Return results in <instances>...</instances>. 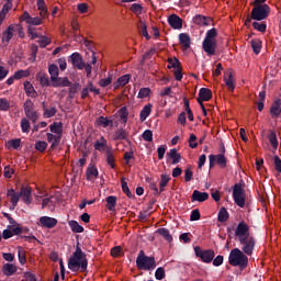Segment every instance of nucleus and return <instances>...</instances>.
<instances>
[{"label":"nucleus","mask_w":281,"mask_h":281,"mask_svg":"<svg viewBox=\"0 0 281 281\" xmlns=\"http://www.w3.org/2000/svg\"><path fill=\"white\" fill-rule=\"evenodd\" d=\"M127 138H128V132L124 128L116 130L113 135L114 142H122L123 139H127Z\"/></svg>","instance_id":"obj_27"},{"label":"nucleus","mask_w":281,"mask_h":281,"mask_svg":"<svg viewBox=\"0 0 281 281\" xmlns=\"http://www.w3.org/2000/svg\"><path fill=\"white\" fill-rule=\"evenodd\" d=\"M89 93L100 95V89L95 88L93 81H89L87 86L81 90V100H87V98H89Z\"/></svg>","instance_id":"obj_14"},{"label":"nucleus","mask_w":281,"mask_h":281,"mask_svg":"<svg viewBox=\"0 0 281 281\" xmlns=\"http://www.w3.org/2000/svg\"><path fill=\"white\" fill-rule=\"evenodd\" d=\"M271 8L268 4L254 7L251 10V19L254 21H265L269 16Z\"/></svg>","instance_id":"obj_7"},{"label":"nucleus","mask_w":281,"mask_h":281,"mask_svg":"<svg viewBox=\"0 0 281 281\" xmlns=\"http://www.w3.org/2000/svg\"><path fill=\"white\" fill-rule=\"evenodd\" d=\"M268 139L273 148V150H278V135L276 134V131H270L268 135Z\"/></svg>","instance_id":"obj_41"},{"label":"nucleus","mask_w":281,"mask_h":281,"mask_svg":"<svg viewBox=\"0 0 281 281\" xmlns=\"http://www.w3.org/2000/svg\"><path fill=\"white\" fill-rule=\"evenodd\" d=\"M49 128L55 135L63 137V123H53Z\"/></svg>","instance_id":"obj_43"},{"label":"nucleus","mask_w":281,"mask_h":281,"mask_svg":"<svg viewBox=\"0 0 281 281\" xmlns=\"http://www.w3.org/2000/svg\"><path fill=\"white\" fill-rule=\"evenodd\" d=\"M29 76H30L29 69H26V70L20 69L14 72L13 78H15V80H21L23 78H29Z\"/></svg>","instance_id":"obj_48"},{"label":"nucleus","mask_w":281,"mask_h":281,"mask_svg":"<svg viewBox=\"0 0 281 281\" xmlns=\"http://www.w3.org/2000/svg\"><path fill=\"white\" fill-rule=\"evenodd\" d=\"M228 262L232 267H239V269L244 271V269L249 266V258L239 248H234L229 252Z\"/></svg>","instance_id":"obj_3"},{"label":"nucleus","mask_w":281,"mask_h":281,"mask_svg":"<svg viewBox=\"0 0 281 281\" xmlns=\"http://www.w3.org/2000/svg\"><path fill=\"white\" fill-rule=\"evenodd\" d=\"M35 150H38L40 153H45V150H47V142H45V140L36 142Z\"/></svg>","instance_id":"obj_52"},{"label":"nucleus","mask_w":281,"mask_h":281,"mask_svg":"<svg viewBox=\"0 0 281 281\" xmlns=\"http://www.w3.org/2000/svg\"><path fill=\"white\" fill-rule=\"evenodd\" d=\"M56 113H58V110L56 109V106H52L50 109L45 110V112L43 113L44 117H54V115H56Z\"/></svg>","instance_id":"obj_55"},{"label":"nucleus","mask_w":281,"mask_h":281,"mask_svg":"<svg viewBox=\"0 0 281 281\" xmlns=\"http://www.w3.org/2000/svg\"><path fill=\"white\" fill-rule=\"evenodd\" d=\"M209 161H210V168L215 166V164H217L220 168H227V158L225 157L224 154L210 155Z\"/></svg>","instance_id":"obj_10"},{"label":"nucleus","mask_w":281,"mask_h":281,"mask_svg":"<svg viewBox=\"0 0 281 281\" xmlns=\"http://www.w3.org/2000/svg\"><path fill=\"white\" fill-rule=\"evenodd\" d=\"M68 87H69V91H68L69 98H75L76 93H78V90L80 89V83H78V82L72 83L70 81V86H68Z\"/></svg>","instance_id":"obj_46"},{"label":"nucleus","mask_w":281,"mask_h":281,"mask_svg":"<svg viewBox=\"0 0 281 281\" xmlns=\"http://www.w3.org/2000/svg\"><path fill=\"white\" fill-rule=\"evenodd\" d=\"M217 221L220 223H227V221H229V212H227V209H225V206H222L220 209Z\"/></svg>","instance_id":"obj_32"},{"label":"nucleus","mask_w":281,"mask_h":281,"mask_svg":"<svg viewBox=\"0 0 281 281\" xmlns=\"http://www.w3.org/2000/svg\"><path fill=\"white\" fill-rule=\"evenodd\" d=\"M280 113H281V101L280 99H278L270 106V115L272 120H276V117H280Z\"/></svg>","instance_id":"obj_18"},{"label":"nucleus","mask_w":281,"mask_h":281,"mask_svg":"<svg viewBox=\"0 0 281 281\" xmlns=\"http://www.w3.org/2000/svg\"><path fill=\"white\" fill-rule=\"evenodd\" d=\"M12 236H14V235H12V225H8L7 229H4L2 232V238L4 240H8V239L12 238Z\"/></svg>","instance_id":"obj_56"},{"label":"nucleus","mask_w":281,"mask_h":281,"mask_svg":"<svg viewBox=\"0 0 281 281\" xmlns=\"http://www.w3.org/2000/svg\"><path fill=\"white\" fill-rule=\"evenodd\" d=\"M14 36V25H9L8 29L2 33V43L8 45Z\"/></svg>","instance_id":"obj_20"},{"label":"nucleus","mask_w":281,"mask_h":281,"mask_svg":"<svg viewBox=\"0 0 281 281\" xmlns=\"http://www.w3.org/2000/svg\"><path fill=\"white\" fill-rule=\"evenodd\" d=\"M52 87H71V81L68 77H57L56 80L52 81Z\"/></svg>","instance_id":"obj_19"},{"label":"nucleus","mask_w":281,"mask_h":281,"mask_svg":"<svg viewBox=\"0 0 281 281\" xmlns=\"http://www.w3.org/2000/svg\"><path fill=\"white\" fill-rule=\"evenodd\" d=\"M40 225L46 227V229H54L58 225V220L49 216L40 217Z\"/></svg>","instance_id":"obj_15"},{"label":"nucleus","mask_w":281,"mask_h":281,"mask_svg":"<svg viewBox=\"0 0 281 281\" xmlns=\"http://www.w3.org/2000/svg\"><path fill=\"white\" fill-rule=\"evenodd\" d=\"M20 126H21L22 133H30V126H31L30 119L27 117L21 119Z\"/></svg>","instance_id":"obj_50"},{"label":"nucleus","mask_w":281,"mask_h":281,"mask_svg":"<svg viewBox=\"0 0 281 281\" xmlns=\"http://www.w3.org/2000/svg\"><path fill=\"white\" fill-rule=\"evenodd\" d=\"M131 10H132V12H134V14H142L144 7H142V4H139V3H133L131 7Z\"/></svg>","instance_id":"obj_61"},{"label":"nucleus","mask_w":281,"mask_h":281,"mask_svg":"<svg viewBox=\"0 0 281 281\" xmlns=\"http://www.w3.org/2000/svg\"><path fill=\"white\" fill-rule=\"evenodd\" d=\"M97 122L99 125L103 126V128H106L108 126H113V121L104 116H100Z\"/></svg>","instance_id":"obj_51"},{"label":"nucleus","mask_w":281,"mask_h":281,"mask_svg":"<svg viewBox=\"0 0 281 281\" xmlns=\"http://www.w3.org/2000/svg\"><path fill=\"white\" fill-rule=\"evenodd\" d=\"M16 272V266L14 263H4L2 267V273L10 278V276H14Z\"/></svg>","instance_id":"obj_25"},{"label":"nucleus","mask_w":281,"mask_h":281,"mask_svg":"<svg viewBox=\"0 0 281 281\" xmlns=\"http://www.w3.org/2000/svg\"><path fill=\"white\" fill-rule=\"evenodd\" d=\"M46 137H47V142L48 144H52L50 145V148L54 149V148H58V144H60V136H56L52 133H47L46 134Z\"/></svg>","instance_id":"obj_26"},{"label":"nucleus","mask_w":281,"mask_h":281,"mask_svg":"<svg viewBox=\"0 0 281 281\" xmlns=\"http://www.w3.org/2000/svg\"><path fill=\"white\" fill-rule=\"evenodd\" d=\"M48 72L50 76V82L56 80V78L60 75V71L58 70V66L56 64H52L48 67Z\"/></svg>","instance_id":"obj_37"},{"label":"nucleus","mask_w":281,"mask_h":281,"mask_svg":"<svg viewBox=\"0 0 281 281\" xmlns=\"http://www.w3.org/2000/svg\"><path fill=\"white\" fill-rule=\"evenodd\" d=\"M216 36H218V31L215 27L206 32L202 48L207 56H214L216 54Z\"/></svg>","instance_id":"obj_4"},{"label":"nucleus","mask_w":281,"mask_h":281,"mask_svg":"<svg viewBox=\"0 0 281 281\" xmlns=\"http://www.w3.org/2000/svg\"><path fill=\"white\" fill-rule=\"evenodd\" d=\"M156 233L159 234V236H162L167 243H172V235H170V231H168V228H158Z\"/></svg>","instance_id":"obj_38"},{"label":"nucleus","mask_w":281,"mask_h":281,"mask_svg":"<svg viewBox=\"0 0 281 281\" xmlns=\"http://www.w3.org/2000/svg\"><path fill=\"white\" fill-rule=\"evenodd\" d=\"M20 199L25 203V205H32V188L27 186H22L20 188Z\"/></svg>","instance_id":"obj_12"},{"label":"nucleus","mask_w":281,"mask_h":281,"mask_svg":"<svg viewBox=\"0 0 281 281\" xmlns=\"http://www.w3.org/2000/svg\"><path fill=\"white\" fill-rule=\"evenodd\" d=\"M193 23H195V25H210V20L203 15H195L193 18Z\"/></svg>","instance_id":"obj_44"},{"label":"nucleus","mask_w":281,"mask_h":281,"mask_svg":"<svg viewBox=\"0 0 281 281\" xmlns=\"http://www.w3.org/2000/svg\"><path fill=\"white\" fill-rule=\"evenodd\" d=\"M99 172H98V168H95V166H89L86 170V176H87V180L91 181L93 179V177H98Z\"/></svg>","instance_id":"obj_40"},{"label":"nucleus","mask_w":281,"mask_h":281,"mask_svg":"<svg viewBox=\"0 0 281 281\" xmlns=\"http://www.w3.org/2000/svg\"><path fill=\"white\" fill-rule=\"evenodd\" d=\"M168 23L172 30H181L183 27V20L177 14L169 15Z\"/></svg>","instance_id":"obj_16"},{"label":"nucleus","mask_w":281,"mask_h":281,"mask_svg":"<svg viewBox=\"0 0 281 281\" xmlns=\"http://www.w3.org/2000/svg\"><path fill=\"white\" fill-rule=\"evenodd\" d=\"M138 32L146 38V41H150V35L148 34V26L146 25V22L139 21L138 25Z\"/></svg>","instance_id":"obj_28"},{"label":"nucleus","mask_w":281,"mask_h":281,"mask_svg":"<svg viewBox=\"0 0 281 281\" xmlns=\"http://www.w3.org/2000/svg\"><path fill=\"white\" fill-rule=\"evenodd\" d=\"M40 85L42 87H49V77L47 75H40Z\"/></svg>","instance_id":"obj_60"},{"label":"nucleus","mask_w":281,"mask_h":281,"mask_svg":"<svg viewBox=\"0 0 281 281\" xmlns=\"http://www.w3.org/2000/svg\"><path fill=\"white\" fill-rule=\"evenodd\" d=\"M18 258H19V262L20 265H25V262H27V258L25 257V251H23V248H19L18 251Z\"/></svg>","instance_id":"obj_58"},{"label":"nucleus","mask_w":281,"mask_h":281,"mask_svg":"<svg viewBox=\"0 0 281 281\" xmlns=\"http://www.w3.org/2000/svg\"><path fill=\"white\" fill-rule=\"evenodd\" d=\"M143 139H144V142H153V131L146 130L143 133Z\"/></svg>","instance_id":"obj_63"},{"label":"nucleus","mask_w":281,"mask_h":281,"mask_svg":"<svg viewBox=\"0 0 281 281\" xmlns=\"http://www.w3.org/2000/svg\"><path fill=\"white\" fill-rule=\"evenodd\" d=\"M150 95V88H142L138 92V98H148Z\"/></svg>","instance_id":"obj_62"},{"label":"nucleus","mask_w":281,"mask_h":281,"mask_svg":"<svg viewBox=\"0 0 281 281\" xmlns=\"http://www.w3.org/2000/svg\"><path fill=\"white\" fill-rule=\"evenodd\" d=\"M170 182V176L162 173L160 176V182H159V192L161 194V192L166 191V186H168V183Z\"/></svg>","instance_id":"obj_35"},{"label":"nucleus","mask_w":281,"mask_h":281,"mask_svg":"<svg viewBox=\"0 0 281 281\" xmlns=\"http://www.w3.org/2000/svg\"><path fill=\"white\" fill-rule=\"evenodd\" d=\"M254 30H257V32H267V23L262 22H254L252 23Z\"/></svg>","instance_id":"obj_54"},{"label":"nucleus","mask_w":281,"mask_h":281,"mask_svg":"<svg viewBox=\"0 0 281 281\" xmlns=\"http://www.w3.org/2000/svg\"><path fill=\"white\" fill-rule=\"evenodd\" d=\"M235 238L240 245V251L246 256H252L254 249H256V238L249 233V225L245 221L238 223L235 229Z\"/></svg>","instance_id":"obj_1"},{"label":"nucleus","mask_w":281,"mask_h":281,"mask_svg":"<svg viewBox=\"0 0 281 281\" xmlns=\"http://www.w3.org/2000/svg\"><path fill=\"white\" fill-rule=\"evenodd\" d=\"M23 109L26 120H30L32 124H36V122H38V119L41 117V114L36 111L35 105L32 102V99L25 100Z\"/></svg>","instance_id":"obj_6"},{"label":"nucleus","mask_w":281,"mask_h":281,"mask_svg":"<svg viewBox=\"0 0 281 281\" xmlns=\"http://www.w3.org/2000/svg\"><path fill=\"white\" fill-rule=\"evenodd\" d=\"M24 90L26 95H29L30 98H36V95H38V93L34 89V86H32L30 81L24 82Z\"/></svg>","instance_id":"obj_31"},{"label":"nucleus","mask_w":281,"mask_h":281,"mask_svg":"<svg viewBox=\"0 0 281 281\" xmlns=\"http://www.w3.org/2000/svg\"><path fill=\"white\" fill-rule=\"evenodd\" d=\"M250 45L255 54H260L262 49V42L260 40H251Z\"/></svg>","instance_id":"obj_45"},{"label":"nucleus","mask_w":281,"mask_h":281,"mask_svg":"<svg viewBox=\"0 0 281 281\" xmlns=\"http://www.w3.org/2000/svg\"><path fill=\"white\" fill-rule=\"evenodd\" d=\"M198 100H201V102H210V100H212V90L207 88H201L199 91Z\"/></svg>","instance_id":"obj_23"},{"label":"nucleus","mask_w":281,"mask_h":281,"mask_svg":"<svg viewBox=\"0 0 281 281\" xmlns=\"http://www.w3.org/2000/svg\"><path fill=\"white\" fill-rule=\"evenodd\" d=\"M131 81V75L121 76L114 83L113 89H120V87H126Z\"/></svg>","instance_id":"obj_24"},{"label":"nucleus","mask_w":281,"mask_h":281,"mask_svg":"<svg viewBox=\"0 0 281 281\" xmlns=\"http://www.w3.org/2000/svg\"><path fill=\"white\" fill-rule=\"evenodd\" d=\"M224 82L228 91H234V89H236V86L234 85V77H232V74H229L228 77H224Z\"/></svg>","instance_id":"obj_49"},{"label":"nucleus","mask_w":281,"mask_h":281,"mask_svg":"<svg viewBox=\"0 0 281 281\" xmlns=\"http://www.w3.org/2000/svg\"><path fill=\"white\" fill-rule=\"evenodd\" d=\"M106 162L112 169H115V156L112 149H106L105 151Z\"/></svg>","instance_id":"obj_39"},{"label":"nucleus","mask_w":281,"mask_h":281,"mask_svg":"<svg viewBox=\"0 0 281 281\" xmlns=\"http://www.w3.org/2000/svg\"><path fill=\"white\" fill-rule=\"evenodd\" d=\"M7 196L10 199L11 205L9 206V210L13 211L19 205V201H21V195L19 192H16L14 189H9L7 191Z\"/></svg>","instance_id":"obj_13"},{"label":"nucleus","mask_w":281,"mask_h":281,"mask_svg":"<svg viewBox=\"0 0 281 281\" xmlns=\"http://www.w3.org/2000/svg\"><path fill=\"white\" fill-rule=\"evenodd\" d=\"M167 157L172 159L173 166H176V164H179L181 161V154L177 151V148L170 149L169 153H167Z\"/></svg>","instance_id":"obj_29"},{"label":"nucleus","mask_w":281,"mask_h":281,"mask_svg":"<svg viewBox=\"0 0 281 281\" xmlns=\"http://www.w3.org/2000/svg\"><path fill=\"white\" fill-rule=\"evenodd\" d=\"M179 43L182 45L183 49H190V45H192V38H190L188 33H180Z\"/></svg>","instance_id":"obj_21"},{"label":"nucleus","mask_w":281,"mask_h":281,"mask_svg":"<svg viewBox=\"0 0 281 281\" xmlns=\"http://www.w3.org/2000/svg\"><path fill=\"white\" fill-rule=\"evenodd\" d=\"M71 232H74L75 234H82V232H85V227H82L77 221H70L68 223Z\"/></svg>","instance_id":"obj_36"},{"label":"nucleus","mask_w":281,"mask_h":281,"mask_svg":"<svg viewBox=\"0 0 281 281\" xmlns=\"http://www.w3.org/2000/svg\"><path fill=\"white\" fill-rule=\"evenodd\" d=\"M68 63H71L72 67L75 69H79V71L85 69V60L82 59V55H80V53H72L68 57Z\"/></svg>","instance_id":"obj_11"},{"label":"nucleus","mask_w":281,"mask_h":281,"mask_svg":"<svg viewBox=\"0 0 281 281\" xmlns=\"http://www.w3.org/2000/svg\"><path fill=\"white\" fill-rule=\"evenodd\" d=\"M210 199V194L207 192H201L199 190H194L191 195V202L198 201L199 203H203Z\"/></svg>","instance_id":"obj_17"},{"label":"nucleus","mask_w":281,"mask_h":281,"mask_svg":"<svg viewBox=\"0 0 281 281\" xmlns=\"http://www.w3.org/2000/svg\"><path fill=\"white\" fill-rule=\"evenodd\" d=\"M233 199L238 207H245V189L238 183L233 187Z\"/></svg>","instance_id":"obj_8"},{"label":"nucleus","mask_w":281,"mask_h":281,"mask_svg":"<svg viewBox=\"0 0 281 281\" xmlns=\"http://www.w3.org/2000/svg\"><path fill=\"white\" fill-rule=\"evenodd\" d=\"M274 170L281 173V159L278 156H274Z\"/></svg>","instance_id":"obj_64"},{"label":"nucleus","mask_w":281,"mask_h":281,"mask_svg":"<svg viewBox=\"0 0 281 281\" xmlns=\"http://www.w3.org/2000/svg\"><path fill=\"white\" fill-rule=\"evenodd\" d=\"M155 278L156 280H164V278H166V270L162 267L157 268Z\"/></svg>","instance_id":"obj_57"},{"label":"nucleus","mask_w":281,"mask_h":281,"mask_svg":"<svg viewBox=\"0 0 281 281\" xmlns=\"http://www.w3.org/2000/svg\"><path fill=\"white\" fill-rule=\"evenodd\" d=\"M0 111H10V101L5 98H0Z\"/></svg>","instance_id":"obj_53"},{"label":"nucleus","mask_w":281,"mask_h":281,"mask_svg":"<svg viewBox=\"0 0 281 281\" xmlns=\"http://www.w3.org/2000/svg\"><path fill=\"white\" fill-rule=\"evenodd\" d=\"M121 187H122V191L124 192V194H126L128 199H135V194L131 192V189L128 188V183L126 182L125 178L121 179Z\"/></svg>","instance_id":"obj_34"},{"label":"nucleus","mask_w":281,"mask_h":281,"mask_svg":"<svg viewBox=\"0 0 281 281\" xmlns=\"http://www.w3.org/2000/svg\"><path fill=\"white\" fill-rule=\"evenodd\" d=\"M136 267L139 271H153L157 268V261L153 256L148 257L144 250H139Z\"/></svg>","instance_id":"obj_5"},{"label":"nucleus","mask_w":281,"mask_h":281,"mask_svg":"<svg viewBox=\"0 0 281 281\" xmlns=\"http://www.w3.org/2000/svg\"><path fill=\"white\" fill-rule=\"evenodd\" d=\"M167 63L169 64L167 69H179L181 67V61L177 57L168 58Z\"/></svg>","instance_id":"obj_42"},{"label":"nucleus","mask_w":281,"mask_h":281,"mask_svg":"<svg viewBox=\"0 0 281 281\" xmlns=\"http://www.w3.org/2000/svg\"><path fill=\"white\" fill-rule=\"evenodd\" d=\"M87 267H89L87 254L82 251L80 246H77L75 252L68 260V269H70V271H81L85 273V271H87Z\"/></svg>","instance_id":"obj_2"},{"label":"nucleus","mask_w":281,"mask_h":281,"mask_svg":"<svg viewBox=\"0 0 281 281\" xmlns=\"http://www.w3.org/2000/svg\"><path fill=\"white\" fill-rule=\"evenodd\" d=\"M184 110L188 114V120L194 122V113H192V109H190V100L188 99H184Z\"/></svg>","instance_id":"obj_47"},{"label":"nucleus","mask_w":281,"mask_h":281,"mask_svg":"<svg viewBox=\"0 0 281 281\" xmlns=\"http://www.w3.org/2000/svg\"><path fill=\"white\" fill-rule=\"evenodd\" d=\"M106 209L110 212H115V205H117V196L115 195H109L106 199Z\"/></svg>","instance_id":"obj_30"},{"label":"nucleus","mask_w":281,"mask_h":281,"mask_svg":"<svg viewBox=\"0 0 281 281\" xmlns=\"http://www.w3.org/2000/svg\"><path fill=\"white\" fill-rule=\"evenodd\" d=\"M94 150H98L99 153H104V150H111L104 136H101V140H95Z\"/></svg>","instance_id":"obj_22"},{"label":"nucleus","mask_w":281,"mask_h":281,"mask_svg":"<svg viewBox=\"0 0 281 281\" xmlns=\"http://www.w3.org/2000/svg\"><path fill=\"white\" fill-rule=\"evenodd\" d=\"M194 254L196 258H200L202 262H206L207 265L212 262V260H214V256H215L214 250L212 249L203 250L199 246L194 247Z\"/></svg>","instance_id":"obj_9"},{"label":"nucleus","mask_w":281,"mask_h":281,"mask_svg":"<svg viewBox=\"0 0 281 281\" xmlns=\"http://www.w3.org/2000/svg\"><path fill=\"white\" fill-rule=\"evenodd\" d=\"M153 111V104H146L143 110L140 111L139 117L140 122H146L148 115H150V112Z\"/></svg>","instance_id":"obj_33"},{"label":"nucleus","mask_w":281,"mask_h":281,"mask_svg":"<svg viewBox=\"0 0 281 281\" xmlns=\"http://www.w3.org/2000/svg\"><path fill=\"white\" fill-rule=\"evenodd\" d=\"M190 221H201V211H199V209H194L191 212Z\"/></svg>","instance_id":"obj_59"}]
</instances>
